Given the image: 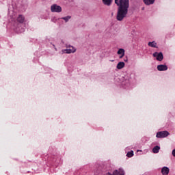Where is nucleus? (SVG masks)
Listing matches in <instances>:
<instances>
[{"instance_id":"obj_9","label":"nucleus","mask_w":175,"mask_h":175,"mask_svg":"<svg viewBox=\"0 0 175 175\" xmlns=\"http://www.w3.org/2000/svg\"><path fill=\"white\" fill-rule=\"evenodd\" d=\"M24 20H25V18L23 15H18L17 18L18 23H20V24H23L24 23Z\"/></svg>"},{"instance_id":"obj_10","label":"nucleus","mask_w":175,"mask_h":175,"mask_svg":"<svg viewBox=\"0 0 175 175\" xmlns=\"http://www.w3.org/2000/svg\"><path fill=\"white\" fill-rule=\"evenodd\" d=\"M154 2H155V0H144V3L145 5H147V6L154 5Z\"/></svg>"},{"instance_id":"obj_21","label":"nucleus","mask_w":175,"mask_h":175,"mask_svg":"<svg viewBox=\"0 0 175 175\" xmlns=\"http://www.w3.org/2000/svg\"><path fill=\"white\" fill-rule=\"evenodd\" d=\"M70 50H72V48H68Z\"/></svg>"},{"instance_id":"obj_3","label":"nucleus","mask_w":175,"mask_h":175,"mask_svg":"<svg viewBox=\"0 0 175 175\" xmlns=\"http://www.w3.org/2000/svg\"><path fill=\"white\" fill-rule=\"evenodd\" d=\"M170 133L167 131H159L157 133L156 137L157 139H163L165 137H167Z\"/></svg>"},{"instance_id":"obj_7","label":"nucleus","mask_w":175,"mask_h":175,"mask_svg":"<svg viewBox=\"0 0 175 175\" xmlns=\"http://www.w3.org/2000/svg\"><path fill=\"white\" fill-rule=\"evenodd\" d=\"M169 172H170V170L169 167L165 166L161 169V173L163 175H167L169 174Z\"/></svg>"},{"instance_id":"obj_6","label":"nucleus","mask_w":175,"mask_h":175,"mask_svg":"<svg viewBox=\"0 0 175 175\" xmlns=\"http://www.w3.org/2000/svg\"><path fill=\"white\" fill-rule=\"evenodd\" d=\"M157 70L159 72H163L165 70H167V66L160 64L157 66Z\"/></svg>"},{"instance_id":"obj_13","label":"nucleus","mask_w":175,"mask_h":175,"mask_svg":"<svg viewBox=\"0 0 175 175\" xmlns=\"http://www.w3.org/2000/svg\"><path fill=\"white\" fill-rule=\"evenodd\" d=\"M159 150H161V147L156 146L152 148V152L154 154H158L159 152Z\"/></svg>"},{"instance_id":"obj_1","label":"nucleus","mask_w":175,"mask_h":175,"mask_svg":"<svg viewBox=\"0 0 175 175\" xmlns=\"http://www.w3.org/2000/svg\"><path fill=\"white\" fill-rule=\"evenodd\" d=\"M115 4L118 6L116 20L118 21H122L126 17V14H128L129 0H115Z\"/></svg>"},{"instance_id":"obj_11","label":"nucleus","mask_w":175,"mask_h":175,"mask_svg":"<svg viewBox=\"0 0 175 175\" xmlns=\"http://www.w3.org/2000/svg\"><path fill=\"white\" fill-rule=\"evenodd\" d=\"M125 66V63L124 62H120L117 66L116 68L117 69H122V68H124Z\"/></svg>"},{"instance_id":"obj_12","label":"nucleus","mask_w":175,"mask_h":175,"mask_svg":"<svg viewBox=\"0 0 175 175\" xmlns=\"http://www.w3.org/2000/svg\"><path fill=\"white\" fill-rule=\"evenodd\" d=\"M148 46H149V47H153L154 49H158V46H157V43L155 42V41L149 42L148 44Z\"/></svg>"},{"instance_id":"obj_14","label":"nucleus","mask_w":175,"mask_h":175,"mask_svg":"<svg viewBox=\"0 0 175 175\" xmlns=\"http://www.w3.org/2000/svg\"><path fill=\"white\" fill-rule=\"evenodd\" d=\"M71 18H72V16H67L61 18L62 20H64L65 23H68V21H69V20H70Z\"/></svg>"},{"instance_id":"obj_2","label":"nucleus","mask_w":175,"mask_h":175,"mask_svg":"<svg viewBox=\"0 0 175 175\" xmlns=\"http://www.w3.org/2000/svg\"><path fill=\"white\" fill-rule=\"evenodd\" d=\"M66 47L67 49L62 50V53L64 54H72V53H76V48H74L73 46H71L70 44H66Z\"/></svg>"},{"instance_id":"obj_18","label":"nucleus","mask_w":175,"mask_h":175,"mask_svg":"<svg viewBox=\"0 0 175 175\" xmlns=\"http://www.w3.org/2000/svg\"><path fill=\"white\" fill-rule=\"evenodd\" d=\"M124 62H128V57H126L124 59Z\"/></svg>"},{"instance_id":"obj_16","label":"nucleus","mask_w":175,"mask_h":175,"mask_svg":"<svg viewBox=\"0 0 175 175\" xmlns=\"http://www.w3.org/2000/svg\"><path fill=\"white\" fill-rule=\"evenodd\" d=\"M133 151L131 150L130 152H128L126 154V157H128V158H132V157H133Z\"/></svg>"},{"instance_id":"obj_4","label":"nucleus","mask_w":175,"mask_h":175,"mask_svg":"<svg viewBox=\"0 0 175 175\" xmlns=\"http://www.w3.org/2000/svg\"><path fill=\"white\" fill-rule=\"evenodd\" d=\"M51 11L52 13H61L62 8L57 4H53L51 6Z\"/></svg>"},{"instance_id":"obj_19","label":"nucleus","mask_w":175,"mask_h":175,"mask_svg":"<svg viewBox=\"0 0 175 175\" xmlns=\"http://www.w3.org/2000/svg\"><path fill=\"white\" fill-rule=\"evenodd\" d=\"M124 55H121L119 57V58H122V57H124Z\"/></svg>"},{"instance_id":"obj_5","label":"nucleus","mask_w":175,"mask_h":175,"mask_svg":"<svg viewBox=\"0 0 175 175\" xmlns=\"http://www.w3.org/2000/svg\"><path fill=\"white\" fill-rule=\"evenodd\" d=\"M153 57H154L157 61L163 60V53H162V52H160V53L154 52L153 53Z\"/></svg>"},{"instance_id":"obj_17","label":"nucleus","mask_w":175,"mask_h":175,"mask_svg":"<svg viewBox=\"0 0 175 175\" xmlns=\"http://www.w3.org/2000/svg\"><path fill=\"white\" fill-rule=\"evenodd\" d=\"M172 155L175 157V148L172 150Z\"/></svg>"},{"instance_id":"obj_8","label":"nucleus","mask_w":175,"mask_h":175,"mask_svg":"<svg viewBox=\"0 0 175 175\" xmlns=\"http://www.w3.org/2000/svg\"><path fill=\"white\" fill-rule=\"evenodd\" d=\"M103 5L105 6H111V3H113V0H102Z\"/></svg>"},{"instance_id":"obj_15","label":"nucleus","mask_w":175,"mask_h":175,"mask_svg":"<svg viewBox=\"0 0 175 175\" xmlns=\"http://www.w3.org/2000/svg\"><path fill=\"white\" fill-rule=\"evenodd\" d=\"M118 55H125V50H124L123 49H120L118 51Z\"/></svg>"},{"instance_id":"obj_20","label":"nucleus","mask_w":175,"mask_h":175,"mask_svg":"<svg viewBox=\"0 0 175 175\" xmlns=\"http://www.w3.org/2000/svg\"><path fill=\"white\" fill-rule=\"evenodd\" d=\"M111 62H114V60H111Z\"/></svg>"}]
</instances>
